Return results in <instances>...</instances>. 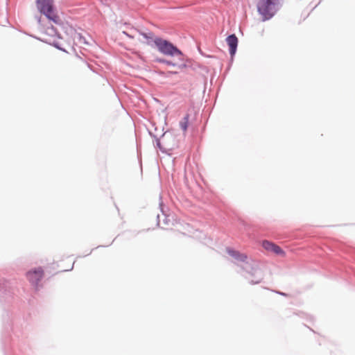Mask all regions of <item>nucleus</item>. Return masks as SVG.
<instances>
[{"label":"nucleus","instance_id":"nucleus-28","mask_svg":"<svg viewBox=\"0 0 355 355\" xmlns=\"http://www.w3.org/2000/svg\"><path fill=\"white\" fill-rule=\"evenodd\" d=\"M150 125H151L152 128H155V127H157V126L156 125L155 122H154V121H150Z\"/></svg>","mask_w":355,"mask_h":355},{"label":"nucleus","instance_id":"nucleus-3","mask_svg":"<svg viewBox=\"0 0 355 355\" xmlns=\"http://www.w3.org/2000/svg\"><path fill=\"white\" fill-rule=\"evenodd\" d=\"M282 6L280 0H259L257 10L262 21L271 19Z\"/></svg>","mask_w":355,"mask_h":355},{"label":"nucleus","instance_id":"nucleus-20","mask_svg":"<svg viewBox=\"0 0 355 355\" xmlns=\"http://www.w3.org/2000/svg\"><path fill=\"white\" fill-rule=\"evenodd\" d=\"M198 51L199 52V53L202 55V56H204V57H206V58H216V57L215 55H207L205 53H204L202 51V50L200 48V47H198Z\"/></svg>","mask_w":355,"mask_h":355},{"label":"nucleus","instance_id":"nucleus-12","mask_svg":"<svg viewBox=\"0 0 355 355\" xmlns=\"http://www.w3.org/2000/svg\"><path fill=\"white\" fill-rule=\"evenodd\" d=\"M40 42H43V43H45V44H47L50 46H53L54 48H55L56 49L60 51H62V52H64L66 53H68V51L64 49L63 48L60 43L58 41H55V40H47V39H44V38H41V40Z\"/></svg>","mask_w":355,"mask_h":355},{"label":"nucleus","instance_id":"nucleus-16","mask_svg":"<svg viewBox=\"0 0 355 355\" xmlns=\"http://www.w3.org/2000/svg\"><path fill=\"white\" fill-rule=\"evenodd\" d=\"M159 206L161 212L165 216L164 222L165 224H167L168 223V220H167V216H166V211L164 209L165 206H164V203L162 202H159Z\"/></svg>","mask_w":355,"mask_h":355},{"label":"nucleus","instance_id":"nucleus-22","mask_svg":"<svg viewBox=\"0 0 355 355\" xmlns=\"http://www.w3.org/2000/svg\"><path fill=\"white\" fill-rule=\"evenodd\" d=\"M79 40H80V41H82V40H83V42L84 44H87V42H86L85 38L83 36H82V35H81V34H79Z\"/></svg>","mask_w":355,"mask_h":355},{"label":"nucleus","instance_id":"nucleus-1","mask_svg":"<svg viewBox=\"0 0 355 355\" xmlns=\"http://www.w3.org/2000/svg\"><path fill=\"white\" fill-rule=\"evenodd\" d=\"M226 251L228 255L236 261L245 264L242 269L245 272L244 277L248 280L249 284L254 285L262 282L263 272L256 261L249 259L246 254L230 247H227Z\"/></svg>","mask_w":355,"mask_h":355},{"label":"nucleus","instance_id":"nucleus-10","mask_svg":"<svg viewBox=\"0 0 355 355\" xmlns=\"http://www.w3.org/2000/svg\"><path fill=\"white\" fill-rule=\"evenodd\" d=\"M139 34L146 40V44H147L153 49H155L157 45L156 40L160 38V37L159 36H155L152 31L144 32L139 31Z\"/></svg>","mask_w":355,"mask_h":355},{"label":"nucleus","instance_id":"nucleus-5","mask_svg":"<svg viewBox=\"0 0 355 355\" xmlns=\"http://www.w3.org/2000/svg\"><path fill=\"white\" fill-rule=\"evenodd\" d=\"M35 3L39 12L44 15L49 22L57 25L62 23L56 12L53 0H36Z\"/></svg>","mask_w":355,"mask_h":355},{"label":"nucleus","instance_id":"nucleus-35","mask_svg":"<svg viewBox=\"0 0 355 355\" xmlns=\"http://www.w3.org/2000/svg\"><path fill=\"white\" fill-rule=\"evenodd\" d=\"M107 245H98L97 248H104V247H106Z\"/></svg>","mask_w":355,"mask_h":355},{"label":"nucleus","instance_id":"nucleus-24","mask_svg":"<svg viewBox=\"0 0 355 355\" xmlns=\"http://www.w3.org/2000/svg\"><path fill=\"white\" fill-rule=\"evenodd\" d=\"M72 50L73 51L74 53H75V55L79 58V59H82L81 57L79 55V54H78V53L76 52V49L74 47H72Z\"/></svg>","mask_w":355,"mask_h":355},{"label":"nucleus","instance_id":"nucleus-9","mask_svg":"<svg viewBox=\"0 0 355 355\" xmlns=\"http://www.w3.org/2000/svg\"><path fill=\"white\" fill-rule=\"evenodd\" d=\"M263 247L265 250L273 252L278 256L284 257L286 255L285 251L275 243L265 240L263 241Z\"/></svg>","mask_w":355,"mask_h":355},{"label":"nucleus","instance_id":"nucleus-34","mask_svg":"<svg viewBox=\"0 0 355 355\" xmlns=\"http://www.w3.org/2000/svg\"><path fill=\"white\" fill-rule=\"evenodd\" d=\"M153 130H154V131H153V132L155 133V132L157 131L158 128H157V127H155V128H153Z\"/></svg>","mask_w":355,"mask_h":355},{"label":"nucleus","instance_id":"nucleus-18","mask_svg":"<svg viewBox=\"0 0 355 355\" xmlns=\"http://www.w3.org/2000/svg\"><path fill=\"white\" fill-rule=\"evenodd\" d=\"M189 69H191L193 71H196L197 68H204L201 65L198 63H193L191 60V63H189Z\"/></svg>","mask_w":355,"mask_h":355},{"label":"nucleus","instance_id":"nucleus-21","mask_svg":"<svg viewBox=\"0 0 355 355\" xmlns=\"http://www.w3.org/2000/svg\"><path fill=\"white\" fill-rule=\"evenodd\" d=\"M178 71H167V73H166V77H170L171 75H176L178 74Z\"/></svg>","mask_w":355,"mask_h":355},{"label":"nucleus","instance_id":"nucleus-8","mask_svg":"<svg viewBox=\"0 0 355 355\" xmlns=\"http://www.w3.org/2000/svg\"><path fill=\"white\" fill-rule=\"evenodd\" d=\"M225 42L228 46V51L232 60L236 53L239 39L234 33L230 34L225 38Z\"/></svg>","mask_w":355,"mask_h":355},{"label":"nucleus","instance_id":"nucleus-31","mask_svg":"<svg viewBox=\"0 0 355 355\" xmlns=\"http://www.w3.org/2000/svg\"><path fill=\"white\" fill-rule=\"evenodd\" d=\"M164 125H167V116H166L164 117Z\"/></svg>","mask_w":355,"mask_h":355},{"label":"nucleus","instance_id":"nucleus-4","mask_svg":"<svg viewBox=\"0 0 355 355\" xmlns=\"http://www.w3.org/2000/svg\"><path fill=\"white\" fill-rule=\"evenodd\" d=\"M2 346L4 355H28V347L20 342L19 338H13L2 335Z\"/></svg>","mask_w":355,"mask_h":355},{"label":"nucleus","instance_id":"nucleus-27","mask_svg":"<svg viewBox=\"0 0 355 355\" xmlns=\"http://www.w3.org/2000/svg\"><path fill=\"white\" fill-rule=\"evenodd\" d=\"M160 225V220H159V215L157 216V226H159Z\"/></svg>","mask_w":355,"mask_h":355},{"label":"nucleus","instance_id":"nucleus-14","mask_svg":"<svg viewBox=\"0 0 355 355\" xmlns=\"http://www.w3.org/2000/svg\"><path fill=\"white\" fill-rule=\"evenodd\" d=\"M189 114H186L184 117L180 121V128L182 130L183 132H186L189 126Z\"/></svg>","mask_w":355,"mask_h":355},{"label":"nucleus","instance_id":"nucleus-2","mask_svg":"<svg viewBox=\"0 0 355 355\" xmlns=\"http://www.w3.org/2000/svg\"><path fill=\"white\" fill-rule=\"evenodd\" d=\"M162 135L158 137L152 130L147 128L149 136L155 141L154 146L162 153L170 155L171 151L179 148L178 135L172 129L164 130V127H162Z\"/></svg>","mask_w":355,"mask_h":355},{"label":"nucleus","instance_id":"nucleus-26","mask_svg":"<svg viewBox=\"0 0 355 355\" xmlns=\"http://www.w3.org/2000/svg\"><path fill=\"white\" fill-rule=\"evenodd\" d=\"M158 75L161 76H166V73L165 72L162 71H159L157 72Z\"/></svg>","mask_w":355,"mask_h":355},{"label":"nucleus","instance_id":"nucleus-19","mask_svg":"<svg viewBox=\"0 0 355 355\" xmlns=\"http://www.w3.org/2000/svg\"><path fill=\"white\" fill-rule=\"evenodd\" d=\"M35 19L37 21V24L39 25V28L40 30L41 31L42 28H44V25H43L42 22V17L41 16H38V15H36L35 16Z\"/></svg>","mask_w":355,"mask_h":355},{"label":"nucleus","instance_id":"nucleus-15","mask_svg":"<svg viewBox=\"0 0 355 355\" xmlns=\"http://www.w3.org/2000/svg\"><path fill=\"white\" fill-rule=\"evenodd\" d=\"M154 62L157 63L165 64L168 66L175 67V62L162 58H155L154 59Z\"/></svg>","mask_w":355,"mask_h":355},{"label":"nucleus","instance_id":"nucleus-17","mask_svg":"<svg viewBox=\"0 0 355 355\" xmlns=\"http://www.w3.org/2000/svg\"><path fill=\"white\" fill-rule=\"evenodd\" d=\"M17 31H19L20 33H23V34L26 35H28V36H29V37H32V38H34V39H35V40H38V41H40V40H41V37H37V36H36V35H33V34H31V33H28V32H26V31H25L20 30V29H17Z\"/></svg>","mask_w":355,"mask_h":355},{"label":"nucleus","instance_id":"nucleus-6","mask_svg":"<svg viewBox=\"0 0 355 355\" xmlns=\"http://www.w3.org/2000/svg\"><path fill=\"white\" fill-rule=\"evenodd\" d=\"M156 44L155 49L164 55L171 57L184 55L183 52L168 40L160 37L159 40H156Z\"/></svg>","mask_w":355,"mask_h":355},{"label":"nucleus","instance_id":"nucleus-33","mask_svg":"<svg viewBox=\"0 0 355 355\" xmlns=\"http://www.w3.org/2000/svg\"><path fill=\"white\" fill-rule=\"evenodd\" d=\"M94 250V248L92 249V250L89 251V252L88 254H86V256H87V255L90 254L92 253V252ZM84 257H85V255Z\"/></svg>","mask_w":355,"mask_h":355},{"label":"nucleus","instance_id":"nucleus-32","mask_svg":"<svg viewBox=\"0 0 355 355\" xmlns=\"http://www.w3.org/2000/svg\"><path fill=\"white\" fill-rule=\"evenodd\" d=\"M231 66H232L231 63H229L228 67H227L226 71H228L230 69Z\"/></svg>","mask_w":355,"mask_h":355},{"label":"nucleus","instance_id":"nucleus-25","mask_svg":"<svg viewBox=\"0 0 355 355\" xmlns=\"http://www.w3.org/2000/svg\"><path fill=\"white\" fill-rule=\"evenodd\" d=\"M123 34H124L125 35H126L129 38H133V36H132L131 35H130L128 32L126 31H123Z\"/></svg>","mask_w":355,"mask_h":355},{"label":"nucleus","instance_id":"nucleus-23","mask_svg":"<svg viewBox=\"0 0 355 355\" xmlns=\"http://www.w3.org/2000/svg\"><path fill=\"white\" fill-rule=\"evenodd\" d=\"M275 292L277 294L280 295H282V296H287V295H288V294H287V293H284V292H282V291H275Z\"/></svg>","mask_w":355,"mask_h":355},{"label":"nucleus","instance_id":"nucleus-11","mask_svg":"<svg viewBox=\"0 0 355 355\" xmlns=\"http://www.w3.org/2000/svg\"><path fill=\"white\" fill-rule=\"evenodd\" d=\"M40 31L51 37H56L58 39L62 38L61 34L52 24H49V26H44V28H42Z\"/></svg>","mask_w":355,"mask_h":355},{"label":"nucleus","instance_id":"nucleus-30","mask_svg":"<svg viewBox=\"0 0 355 355\" xmlns=\"http://www.w3.org/2000/svg\"><path fill=\"white\" fill-rule=\"evenodd\" d=\"M74 263H75V262H73V263L72 266L71 267V268H70V269L64 270V271H69V270H71L73 269V268Z\"/></svg>","mask_w":355,"mask_h":355},{"label":"nucleus","instance_id":"nucleus-29","mask_svg":"<svg viewBox=\"0 0 355 355\" xmlns=\"http://www.w3.org/2000/svg\"><path fill=\"white\" fill-rule=\"evenodd\" d=\"M307 320H310V321H312V320H313V316H311V315H309V316H308V319H307Z\"/></svg>","mask_w":355,"mask_h":355},{"label":"nucleus","instance_id":"nucleus-36","mask_svg":"<svg viewBox=\"0 0 355 355\" xmlns=\"http://www.w3.org/2000/svg\"><path fill=\"white\" fill-rule=\"evenodd\" d=\"M233 60H234V59H233L232 60H230V63H231V64H232V62H233Z\"/></svg>","mask_w":355,"mask_h":355},{"label":"nucleus","instance_id":"nucleus-7","mask_svg":"<svg viewBox=\"0 0 355 355\" xmlns=\"http://www.w3.org/2000/svg\"><path fill=\"white\" fill-rule=\"evenodd\" d=\"M44 270L42 267L35 268L26 272V277L33 286H37L43 278Z\"/></svg>","mask_w":355,"mask_h":355},{"label":"nucleus","instance_id":"nucleus-13","mask_svg":"<svg viewBox=\"0 0 355 355\" xmlns=\"http://www.w3.org/2000/svg\"><path fill=\"white\" fill-rule=\"evenodd\" d=\"M179 61L175 62V67H178L180 69H189V63H191V59L184 58V55L183 56H180L178 58Z\"/></svg>","mask_w":355,"mask_h":355}]
</instances>
